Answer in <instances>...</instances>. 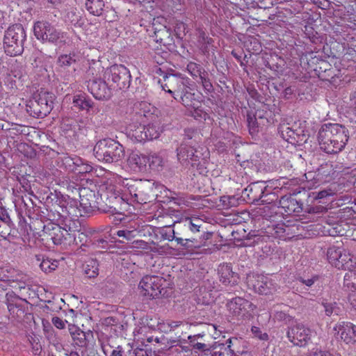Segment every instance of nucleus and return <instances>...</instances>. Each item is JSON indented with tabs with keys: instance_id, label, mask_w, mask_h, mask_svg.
Instances as JSON below:
<instances>
[{
	"instance_id": "nucleus-1",
	"label": "nucleus",
	"mask_w": 356,
	"mask_h": 356,
	"mask_svg": "<svg viewBox=\"0 0 356 356\" xmlns=\"http://www.w3.org/2000/svg\"><path fill=\"white\" fill-rule=\"evenodd\" d=\"M141 186L142 183L140 181L117 176L114 178V184L111 181L106 190L115 198L120 197L128 204H142L146 203L147 197L140 190Z\"/></svg>"
},
{
	"instance_id": "nucleus-2",
	"label": "nucleus",
	"mask_w": 356,
	"mask_h": 356,
	"mask_svg": "<svg viewBox=\"0 0 356 356\" xmlns=\"http://www.w3.org/2000/svg\"><path fill=\"white\" fill-rule=\"evenodd\" d=\"M318 138L321 149L327 154H337L344 149L349 136L345 127L329 123L321 127Z\"/></svg>"
},
{
	"instance_id": "nucleus-3",
	"label": "nucleus",
	"mask_w": 356,
	"mask_h": 356,
	"mask_svg": "<svg viewBox=\"0 0 356 356\" xmlns=\"http://www.w3.org/2000/svg\"><path fill=\"white\" fill-rule=\"evenodd\" d=\"M26 32L22 24H16L8 27L3 38L5 52L10 56L20 55L24 50Z\"/></svg>"
},
{
	"instance_id": "nucleus-4",
	"label": "nucleus",
	"mask_w": 356,
	"mask_h": 356,
	"mask_svg": "<svg viewBox=\"0 0 356 356\" xmlns=\"http://www.w3.org/2000/svg\"><path fill=\"white\" fill-rule=\"evenodd\" d=\"M54 98L53 93L41 90L29 102L26 110L34 117L44 118L52 110Z\"/></svg>"
},
{
	"instance_id": "nucleus-5",
	"label": "nucleus",
	"mask_w": 356,
	"mask_h": 356,
	"mask_svg": "<svg viewBox=\"0 0 356 356\" xmlns=\"http://www.w3.org/2000/svg\"><path fill=\"white\" fill-rule=\"evenodd\" d=\"M166 280L160 276L145 275L140 280L138 289L142 296L148 298H156L164 296Z\"/></svg>"
},
{
	"instance_id": "nucleus-6",
	"label": "nucleus",
	"mask_w": 356,
	"mask_h": 356,
	"mask_svg": "<svg viewBox=\"0 0 356 356\" xmlns=\"http://www.w3.org/2000/svg\"><path fill=\"white\" fill-rule=\"evenodd\" d=\"M104 79L111 87H117L120 90L128 88L131 81V76L127 67L123 65H113L107 68L104 72Z\"/></svg>"
},
{
	"instance_id": "nucleus-7",
	"label": "nucleus",
	"mask_w": 356,
	"mask_h": 356,
	"mask_svg": "<svg viewBox=\"0 0 356 356\" xmlns=\"http://www.w3.org/2000/svg\"><path fill=\"white\" fill-rule=\"evenodd\" d=\"M34 35L37 39L52 43L57 42L63 38V33L57 30L47 21H39L34 24Z\"/></svg>"
},
{
	"instance_id": "nucleus-8",
	"label": "nucleus",
	"mask_w": 356,
	"mask_h": 356,
	"mask_svg": "<svg viewBox=\"0 0 356 356\" xmlns=\"http://www.w3.org/2000/svg\"><path fill=\"white\" fill-rule=\"evenodd\" d=\"M227 307L229 314L238 320L249 318L255 309V306L251 302L240 297L230 300Z\"/></svg>"
},
{
	"instance_id": "nucleus-9",
	"label": "nucleus",
	"mask_w": 356,
	"mask_h": 356,
	"mask_svg": "<svg viewBox=\"0 0 356 356\" xmlns=\"http://www.w3.org/2000/svg\"><path fill=\"white\" fill-rule=\"evenodd\" d=\"M55 204L60 208V211H57L62 216H69L71 218L82 216L79 210L78 201L71 198L68 195L56 194Z\"/></svg>"
},
{
	"instance_id": "nucleus-10",
	"label": "nucleus",
	"mask_w": 356,
	"mask_h": 356,
	"mask_svg": "<svg viewBox=\"0 0 356 356\" xmlns=\"http://www.w3.org/2000/svg\"><path fill=\"white\" fill-rule=\"evenodd\" d=\"M311 330L304 324L298 323L291 327L287 332L289 340L296 346H305L310 341Z\"/></svg>"
},
{
	"instance_id": "nucleus-11",
	"label": "nucleus",
	"mask_w": 356,
	"mask_h": 356,
	"mask_svg": "<svg viewBox=\"0 0 356 356\" xmlns=\"http://www.w3.org/2000/svg\"><path fill=\"white\" fill-rule=\"evenodd\" d=\"M145 116V114H136L125 128L126 134L134 142L143 143L147 140L145 126L141 125V121Z\"/></svg>"
},
{
	"instance_id": "nucleus-12",
	"label": "nucleus",
	"mask_w": 356,
	"mask_h": 356,
	"mask_svg": "<svg viewBox=\"0 0 356 356\" xmlns=\"http://www.w3.org/2000/svg\"><path fill=\"white\" fill-rule=\"evenodd\" d=\"M69 231L62 228L58 225L48 222L44 225L42 229V240L51 241L54 245L60 244L67 235H70Z\"/></svg>"
},
{
	"instance_id": "nucleus-13",
	"label": "nucleus",
	"mask_w": 356,
	"mask_h": 356,
	"mask_svg": "<svg viewBox=\"0 0 356 356\" xmlns=\"http://www.w3.org/2000/svg\"><path fill=\"white\" fill-rule=\"evenodd\" d=\"M333 330L345 343L353 345L356 343V325L353 323L338 322L334 325Z\"/></svg>"
},
{
	"instance_id": "nucleus-14",
	"label": "nucleus",
	"mask_w": 356,
	"mask_h": 356,
	"mask_svg": "<svg viewBox=\"0 0 356 356\" xmlns=\"http://www.w3.org/2000/svg\"><path fill=\"white\" fill-rule=\"evenodd\" d=\"M245 191L247 193L249 199L252 202L261 201L264 203L268 200L273 201V199H263L266 195H271L270 190H268L264 181H257L250 184Z\"/></svg>"
},
{
	"instance_id": "nucleus-15",
	"label": "nucleus",
	"mask_w": 356,
	"mask_h": 356,
	"mask_svg": "<svg viewBox=\"0 0 356 356\" xmlns=\"http://www.w3.org/2000/svg\"><path fill=\"white\" fill-rule=\"evenodd\" d=\"M109 83L101 79H94L88 81V89L93 97L99 100L106 99L111 96Z\"/></svg>"
},
{
	"instance_id": "nucleus-16",
	"label": "nucleus",
	"mask_w": 356,
	"mask_h": 356,
	"mask_svg": "<svg viewBox=\"0 0 356 356\" xmlns=\"http://www.w3.org/2000/svg\"><path fill=\"white\" fill-rule=\"evenodd\" d=\"M248 284H251L250 280ZM252 285L255 292L263 295L271 294L277 289V285L274 280L264 275H258L255 283Z\"/></svg>"
},
{
	"instance_id": "nucleus-17",
	"label": "nucleus",
	"mask_w": 356,
	"mask_h": 356,
	"mask_svg": "<svg viewBox=\"0 0 356 356\" xmlns=\"http://www.w3.org/2000/svg\"><path fill=\"white\" fill-rule=\"evenodd\" d=\"M143 226L138 220H131L129 224L122 226V229L116 232V235L121 238V242L131 241L135 237L140 236Z\"/></svg>"
},
{
	"instance_id": "nucleus-18",
	"label": "nucleus",
	"mask_w": 356,
	"mask_h": 356,
	"mask_svg": "<svg viewBox=\"0 0 356 356\" xmlns=\"http://www.w3.org/2000/svg\"><path fill=\"white\" fill-rule=\"evenodd\" d=\"M73 106L79 110L86 111L90 115L97 113L99 110L94 106L92 99L85 93L79 92L72 98Z\"/></svg>"
},
{
	"instance_id": "nucleus-19",
	"label": "nucleus",
	"mask_w": 356,
	"mask_h": 356,
	"mask_svg": "<svg viewBox=\"0 0 356 356\" xmlns=\"http://www.w3.org/2000/svg\"><path fill=\"white\" fill-rule=\"evenodd\" d=\"M7 307L13 318L18 319L24 316V309L22 305V300L13 293H6Z\"/></svg>"
},
{
	"instance_id": "nucleus-20",
	"label": "nucleus",
	"mask_w": 356,
	"mask_h": 356,
	"mask_svg": "<svg viewBox=\"0 0 356 356\" xmlns=\"http://www.w3.org/2000/svg\"><path fill=\"white\" fill-rule=\"evenodd\" d=\"M95 194L92 191H88L86 188L80 191V200L79 207L82 216L89 214L92 211Z\"/></svg>"
},
{
	"instance_id": "nucleus-21",
	"label": "nucleus",
	"mask_w": 356,
	"mask_h": 356,
	"mask_svg": "<svg viewBox=\"0 0 356 356\" xmlns=\"http://www.w3.org/2000/svg\"><path fill=\"white\" fill-rule=\"evenodd\" d=\"M108 143H110V147H108L107 150L108 153L106 155L104 161L106 163H113L117 162L123 159L124 156L123 146L112 139L111 141H108Z\"/></svg>"
},
{
	"instance_id": "nucleus-22",
	"label": "nucleus",
	"mask_w": 356,
	"mask_h": 356,
	"mask_svg": "<svg viewBox=\"0 0 356 356\" xmlns=\"http://www.w3.org/2000/svg\"><path fill=\"white\" fill-rule=\"evenodd\" d=\"M148 161L147 156L133 152L129 154L127 162L133 170L142 171L146 168Z\"/></svg>"
},
{
	"instance_id": "nucleus-23",
	"label": "nucleus",
	"mask_w": 356,
	"mask_h": 356,
	"mask_svg": "<svg viewBox=\"0 0 356 356\" xmlns=\"http://www.w3.org/2000/svg\"><path fill=\"white\" fill-rule=\"evenodd\" d=\"M220 280L225 285L234 284L237 282V276L232 272L229 265L223 264L218 268Z\"/></svg>"
},
{
	"instance_id": "nucleus-24",
	"label": "nucleus",
	"mask_w": 356,
	"mask_h": 356,
	"mask_svg": "<svg viewBox=\"0 0 356 356\" xmlns=\"http://www.w3.org/2000/svg\"><path fill=\"white\" fill-rule=\"evenodd\" d=\"M343 246L332 245L327 248L326 255L328 262L334 267L340 269L342 266L340 264L339 259L341 257L343 252Z\"/></svg>"
},
{
	"instance_id": "nucleus-25",
	"label": "nucleus",
	"mask_w": 356,
	"mask_h": 356,
	"mask_svg": "<svg viewBox=\"0 0 356 356\" xmlns=\"http://www.w3.org/2000/svg\"><path fill=\"white\" fill-rule=\"evenodd\" d=\"M35 260L38 263L41 270L45 273H49L55 270L58 264V261L56 259L45 258L44 255H35Z\"/></svg>"
},
{
	"instance_id": "nucleus-26",
	"label": "nucleus",
	"mask_w": 356,
	"mask_h": 356,
	"mask_svg": "<svg viewBox=\"0 0 356 356\" xmlns=\"http://www.w3.org/2000/svg\"><path fill=\"white\" fill-rule=\"evenodd\" d=\"M280 204L288 214L299 213L302 211L301 204L293 197H282L280 200Z\"/></svg>"
},
{
	"instance_id": "nucleus-27",
	"label": "nucleus",
	"mask_w": 356,
	"mask_h": 356,
	"mask_svg": "<svg viewBox=\"0 0 356 356\" xmlns=\"http://www.w3.org/2000/svg\"><path fill=\"white\" fill-rule=\"evenodd\" d=\"M77 162H80V157L63 155L59 157L58 163L60 168H63L68 172H74Z\"/></svg>"
},
{
	"instance_id": "nucleus-28",
	"label": "nucleus",
	"mask_w": 356,
	"mask_h": 356,
	"mask_svg": "<svg viewBox=\"0 0 356 356\" xmlns=\"http://www.w3.org/2000/svg\"><path fill=\"white\" fill-rule=\"evenodd\" d=\"M111 139H103L98 141L94 147L93 152L95 156L100 161H104L106 155L108 153V149L110 147Z\"/></svg>"
},
{
	"instance_id": "nucleus-29",
	"label": "nucleus",
	"mask_w": 356,
	"mask_h": 356,
	"mask_svg": "<svg viewBox=\"0 0 356 356\" xmlns=\"http://www.w3.org/2000/svg\"><path fill=\"white\" fill-rule=\"evenodd\" d=\"M342 270H351L356 268V257H355L350 252L343 248V252L341 254V258L339 259Z\"/></svg>"
},
{
	"instance_id": "nucleus-30",
	"label": "nucleus",
	"mask_w": 356,
	"mask_h": 356,
	"mask_svg": "<svg viewBox=\"0 0 356 356\" xmlns=\"http://www.w3.org/2000/svg\"><path fill=\"white\" fill-rule=\"evenodd\" d=\"M85 6L90 14L94 16H101L105 4L103 0H86Z\"/></svg>"
},
{
	"instance_id": "nucleus-31",
	"label": "nucleus",
	"mask_w": 356,
	"mask_h": 356,
	"mask_svg": "<svg viewBox=\"0 0 356 356\" xmlns=\"http://www.w3.org/2000/svg\"><path fill=\"white\" fill-rule=\"evenodd\" d=\"M343 277V286L349 292H356V271L348 270Z\"/></svg>"
},
{
	"instance_id": "nucleus-32",
	"label": "nucleus",
	"mask_w": 356,
	"mask_h": 356,
	"mask_svg": "<svg viewBox=\"0 0 356 356\" xmlns=\"http://www.w3.org/2000/svg\"><path fill=\"white\" fill-rule=\"evenodd\" d=\"M147 158L149 160L147 163L152 169L159 170V168L164 164V154L162 152L152 153L147 156Z\"/></svg>"
},
{
	"instance_id": "nucleus-33",
	"label": "nucleus",
	"mask_w": 356,
	"mask_h": 356,
	"mask_svg": "<svg viewBox=\"0 0 356 356\" xmlns=\"http://www.w3.org/2000/svg\"><path fill=\"white\" fill-rule=\"evenodd\" d=\"M77 56L74 53H70L69 54H62L58 56L57 64L59 67L65 70L77 60Z\"/></svg>"
},
{
	"instance_id": "nucleus-34",
	"label": "nucleus",
	"mask_w": 356,
	"mask_h": 356,
	"mask_svg": "<svg viewBox=\"0 0 356 356\" xmlns=\"http://www.w3.org/2000/svg\"><path fill=\"white\" fill-rule=\"evenodd\" d=\"M145 133L147 136V140L156 139L161 133V129L159 124H149L147 126H145Z\"/></svg>"
},
{
	"instance_id": "nucleus-35",
	"label": "nucleus",
	"mask_w": 356,
	"mask_h": 356,
	"mask_svg": "<svg viewBox=\"0 0 356 356\" xmlns=\"http://www.w3.org/2000/svg\"><path fill=\"white\" fill-rule=\"evenodd\" d=\"M193 93L186 92L183 95L181 96V103L188 108L191 109L195 107L196 104H199L200 102L196 100Z\"/></svg>"
},
{
	"instance_id": "nucleus-36",
	"label": "nucleus",
	"mask_w": 356,
	"mask_h": 356,
	"mask_svg": "<svg viewBox=\"0 0 356 356\" xmlns=\"http://www.w3.org/2000/svg\"><path fill=\"white\" fill-rule=\"evenodd\" d=\"M321 305L323 307L325 313L327 316H330L332 314L338 315L340 312L339 307L334 302H329L324 300H323Z\"/></svg>"
},
{
	"instance_id": "nucleus-37",
	"label": "nucleus",
	"mask_w": 356,
	"mask_h": 356,
	"mask_svg": "<svg viewBox=\"0 0 356 356\" xmlns=\"http://www.w3.org/2000/svg\"><path fill=\"white\" fill-rule=\"evenodd\" d=\"M92 170V165L80 158V162H77V165H76L74 173L83 175L90 172Z\"/></svg>"
},
{
	"instance_id": "nucleus-38",
	"label": "nucleus",
	"mask_w": 356,
	"mask_h": 356,
	"mask_svg": "<svg viewBox=\"0 0 356 356\" xmlns=\"http://www.w3.org/2000/svg\"><path fill=\"white\" fill-rule=\"evenodd\" d=\"M98 272V264L95 260L89 261L84 266V273L88 277H96Z\"/></svg>"
},
{
	"instance_id": "nucleus-39",
	"label": "nucleus",
	"mask_w": 356,
	"mask_h": 356,
	"mask_svg": "<svg viewBox=\"0 0 356 356\" xmlns=\"http://www.w3.org/2000/svg\"><path fill=\"white\" fill-rule=\"evenodd\" d=\"M185 222L187 224L188 229L192 232H200V228L204 224L200 218L196 217L187 218L185 220Z\"/></svg>"
},
{
	"instance_id": "nucleus-40",
	"label": "nucleus",
	"mask_w": 356,
	"mask_h": 356,
	"mask_svg": "<svg viewBox=\"0 0 356 356\" xmlns=\"http://www.w3.org/2000/svg\"><path fill=\"white\" fill-rule=\"evenodd\" d=\"M189 111L191 115L197 120L202 121L209 119V114L201 108L198 104H196L195 106L190 109Z\"/></svg>"
},
{
	"instance_id": "nucleus-41",
	"label": "nucleus",
	"mask_w": 356,
	"mask_h": 356,
	"mask_svg": "<svg viewBox=\"0 0 356 356\" xmlns=\"http://www.w3.org/2000/svg\"><path fill=\"white\" fill-rule=\"evenodd\" d=\"M186 151L188 156L187 161L191 162L192 165H195L200 158L198 154L199 152L191 146H188V149H186Z\"/></svg>"
},
{
	"instance_id": "nucleus-42",
	"label": "nucleus",
	"mask_w": 356,
	"mask_h": 356,
	"mask_svg": "<svg viewBox=\"0 0 356 356\" xmlns=\"http://www.w3.org/2000/svg\"><path fill=\"white\" fill-rule=\"evenodd\" d=\"M201 70L200 65L193 62L189 63L187 65L188 72L193 77H199L202 75L203 72H202Z\"/></svg>"
},
{
	"instance_id": "nucleus-43",
	"label": "nucleus",
	"mask_w": 356,
	"mask_h": 356,
	"mask_svg": "<svg viewBox=\"0 0 356 356\" xmlns=\"http://www.w3.org/2000/svg\"><path fill=\"white\" fill-rule=\"evenodd\" d=\"M65 18L67 21H69L74 26H81V23H79L81 17L77 14L74 9H72L67 12L66 14Z\"/></svg>"
},
{
	"instance_id": "nucleus-44",
	"label": "nucleus",
	"mask_w": 356,
	"mask_h": 356,
	"mask_svg": "<svg viewBox=\"0 0 356 356\" xmlns=\"http://www.w3.org/2000/svg\"><path fill=\"white\" fill-rule=\"evenodd\" d=\"M206 244L200 245L196 239H184L183 246L186 249L194 250L195 249H200L202 247H205Z\"/></svg>"
},
{
	"instance_id": "nucleus-45",
	"label": "nucleus",
	"mask_w": 356,
	"mask_h": 356,
	"mask_svg": "<svg viewBox=\"0 0 356 356\" xmlns=\"http://www.w3.org/2000/svg\"><path fill=\"white\" fill-rule=\"evenodd\" d=\"M251 332L255 338L262 341H267L268 339V334L266 332H263L261 328L257 326H252L251 327Z\"/></svg>"
},
{
	"instance_id": "nucleus-46",
	"label": "nucleus",
	"mask_w": 356,
	"mask_h": 356,
	"mask_svg": "<svg viewBox=\"0 0 356 356\" xmlns=\"http://www.w3.org/2000/svg\"><path fill=\"white\" fill-rule=\"evenodd\" d=\"M212 39L207 37L204 31H200L199 35L198 42L202 45L201 48L203 51H207V45L211 44Z\"/></svg>"
},
{
	"instance_id": "nucleus-47",
	"label": "nucleus",
	"mask_w": 356,
	"mask_h": 356,
	"mask_svg": "<svg viewBox=\"0 0 356 356\" xmlns=\"http://www.w3.org/2000/svg\"><path fill=\"white\" fill-rule=\"evenodd\" d=\"M199 77L200 79L201 80L204 88L208 92L212 91L213 86L210 80L207 77V74L205 73L204 71L203 72V74L200 75Z\"/></svg>"
},
{
	"instance_id": "nucleus-48",
	"label": "nucleus",
	"mask_w": 356,
	"mask_h": 356,
	"mask_svg": "<svg viewBox=\"0 0 356 356\" xmlns=\"http://www.w3.org/2000/svg\"><path fill=\"white\" fill-rule=\"evenodd\" d=\"M248 124L251 134H254L258 131V126L257 120L254 118L248 115Z\"/></svg>"
},
{
	"instance_id": "nucleus-49",
	"label": "nucleus",
	"mask_w": 356,
	"mask_h": 356,
	"mask_svg": "<svg viewBox=\"0 0 356 356\" xmlns=\"http://www.w3.org/2000/svg\"><path fill=\"white\" fill-rule=\"evenodd\" d=\"M186 149H188V145H181L177 149V158L181 162L188 161Z\"/></svg>"
},
{
	"instance_id": "nucleus-50",
	"label": "nucleus",
	"mask_w": 356,
	"mask_h": 356,
	"mask_svg": "<svg viewBox=\"0 0 356 356\" xmlns=\"http://www.w3.org/2000/svg\"><path fill=\"white\" fill-rule=\"evenodd\" d=\"M147 330V327L145 326H138L134 330V334L135 338H137L138 340H144V338L142 337L144 335V333Z\"/></svg>"
},
{
	"instance_id": "nucleus-51",
	"label": "nucleus",
	"mask_w": 356,
	"mask_h": 356,
	"mask_svg": "<svg viewBox=\"0 0 356 356\" xmlns=\"http://www.w3.org/2000/svg\"><path fill=\"white\" fill-rule=\"evenodd\" d=\"M0 220L6 224L10 222V218L6 208L0 207Z\"/></svg>"
},
{
	"instance_id": "nucleus-52",
	"label": "nucleus",
	"mask_w": 356,
	"mask_h": 356,
	"mask_svg": "<svg viewBox=\"0 0 356 356\" xmlns=\"http://www.w3.org/2000/svg\"><path fill=\"white\" fill-rule=\"evenodd\" d=\"M51 321L53 325L58 329H63L65 327V323L59 317H53Z\"/></svg>"
},
{
	"instance_id": "nucleus-53",
	"label": "nucleus",
	"mask_w": 356,
	"mask_h": 356,
	"mask_svg": "<svg viewBox=\"0 0 356 356\" xmlns=\"http://www.w3.org/2000/svg\"><path fill=\"white\" fill-rule=\"evenodd\" d=\"M318 280V277L317 276H314L311 278H308V279H305V278H302V277H300L299 279V281L305 284L306 286H312L314 282Z\"/></svg>"
},
{
	"instance_id": "nucleus-54",
	"label": "nucleus",
	"mask_w": 356,
	"mask_h": 356,
	"mask_svg": "<svg viewBox=\"0 0 356 356\" xmlns=\"http://www.w3.org/2000/svg\"><path fill=\"white\" fill-rule=\"evenodd\" d=\"M348 299L351 307L356 310V292L349 293Z\"/></svg>"
},
{
	"instance_id": "nucleus-55",
	"label": "nucleus",
	"mask_w": 356,
	"mask_h": 356,
	"mask_svg": "<svg viewBox=\"0 0 356 356\" xmlns=\"http://www.w3.org/2000/svg\"><path fill=\"white\" fill-rule=\"evenodd\" d=\"M308 356H333L330 353L316 350L312 351Z\"/></svg>"
},
{
	"instance_id": "nucleus-56",
	"label": "nucleus",
	"mask_w": 356,
	"mask_h": 356,
	"mask_svg": "<svg viewBox=\"0 0 356 356\" xmlns=\"http://www.w3.org/2000/svg\"><path fill=\"white\" fill-rule=\"evenodd\" d=\"M32 342V350L34 355H40L41 352V345L39 342L35 341V339H33Z\"/></svg>"
},
{
	"instance_id": "nucleus-57",
	"label": "nucleus",
	"mask_w": 356,
	"mask_h": 356,
	"mask_svg": "<svg viewBox=\"0 0 356 356\" xmlns=\"http://www.w3.org/2000/svg\"><path fill=\"white\" fill-rule=\"evenodd\" d=\"M212 236V233L211 232H204L200 237V239L202 240L201 243H199L200 245H202L204 243L206 244L205 246H207V241L210 239L211 237Z\"/></svg>"
},
{
	"instance_id": "nucleus-58",
	"label": "nucleus",
	"mask_w": 356,
	"mask_h": 356,
	"mask_svg": "<svg viewBox=\"0 0 356 356\" xmlns=\"http://www.w3.org/2000/svg\"><path fill=\"white\" fill-rule=\"evenodd\" d=\"M124 350L121 346H118L111 353V356H123Z\"/></svg>"
},
{
	"instance_id": "nucleus-59",
	"label": "nucleus",
	"mask_w": 356,
	"mask_h": 356,
	"mask_svg": "<svg viewBox=\"0 0 356 356\" xmlns=\"http://www.w3.org/2000/svg\"><path fill=\"white\" fill-rule=\"evenodd\" d=\"M225 350H222V348L220 350H213L210 353L211 356H225Z\"/></svg>"
},
{
	"instance_id": "nucleus-60",
	"label": "nucleus",
	"mask_w": 356,
	"mask_h": 356,
	"mask_svg": "<svg viewBox=\"0 0 356 356\" xmlns=\"http://www.w3.org/2000/svg\"><path fill=\"white\" fill-rule=\"evenodd\" d=\"M172 232H173V235L172 236L171 238H168V240L169 241L175 240L177 242V243L181 244L183 246L184 239L182 238H179V237H175L174 236V234H175L174 231Z\"/></svg>"
},
{
	"instance_id": "nucleus-61",
	"label": "nucleus",
	"mask_w": 356,
	"mask_h": 356,
	"mask_svg": "<svg viewBox=\"0 0 356 356\" xmlns=\"http://www.w3.org/2000/svg\"><path fill=\"white\" fill-rule=\"evenodd\" d=\"M206 347V344L202 343L197 342L193 344V348L197 350H204Z\"/></svg>"
},
{
	"instance_id": "nucleus-62",
	"label": "nucleus",
	"mask_w": 356,
	"mask_h": 356,
	"mask_svg": "<svg viewBox=\"0 0 356 356\" xmlns=\"http://www.w3.org/2000/svg\"><path fill=\"white\" fill-rule=\"evenodd\" d=\"M134 243L138 244L139 247H140L141 248H143V249H146L147 247V243L143 241H142V240L136 241H134Z\"/></svg>"
},
{
	"instance_id": "nucleus-63",
	"label": "nucleus",
	"mask_w": 356,
	"mask_h": 356,
	"mask_svg": "<svg viewBox=\"0 0 356 356\" xmlns=\"http://www.w3.org/2000/svg\"><path fill=\"white\" fill-rule=\"evenodd\" d=\"M135 356H147V353L143 349H139L135 351Z\"/></svg>"
},
{
	"instance_id": "nucleus-64",
	"label": "nucleus",
	"mask_w": 356,
	"mask_h": 356,
	"mask_svg": "<svg viewBox=\"0 0 356 356\" xmlns=\"http://www.w3.org/2000/svg\"><path fill=\"white\" fill-rule=\"evenodd\" d=\"M161 88L163 90H165V92H167L169 94H171V95H173L174 92H172V90H170L169 88V86L167 84V83H165V84H162L161 85Z\"/></svg>"
}]
</instances>
